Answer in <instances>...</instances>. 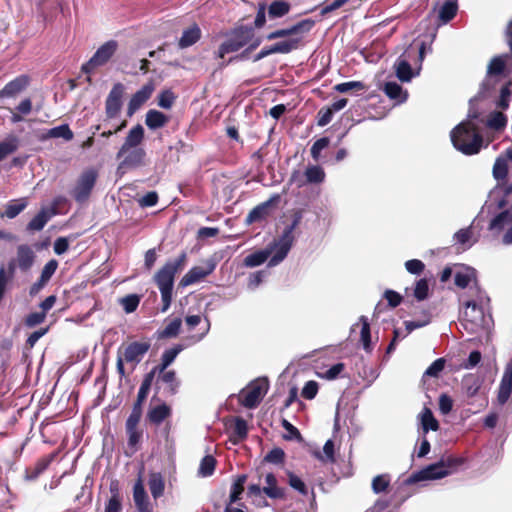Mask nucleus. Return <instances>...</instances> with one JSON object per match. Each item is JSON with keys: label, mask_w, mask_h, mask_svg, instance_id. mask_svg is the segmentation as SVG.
Listing matches in <instances>:
<instances>
[{"label": "nucleus", "mask_w": 512, "mask_h": 512, "mask_svg": "<svg viewBox=\"0 0 512 512\" xmlns=\"http://www.w3.org/2000/svg\"><path fill=\"white\" fill-rule=\"evenodd\" d=\"M186 260V253L182 252L176 259L167 261L154 276V281L161 293L162 312L167 311L171 305L174 278L184 268Z\"/></svg>", "instance_id": "obj_1"}, {"label": "nucleus", "mask_w": 512, "mask_h": 512, "mask_svg": "<svg viewBox=\"0 0 512 512\" xmlns=\"http://www.w3.org/2000/svg\"><path fill=\"white\" fill-rule=\"evenodd\" d=\"M453 146L464 155L478 154L483 146V136L478 127L466 120L455 126L450 132Z\"/></svg>", "instance_id": "obj_2"}, {"label": "nucleus", "mask_w": 512, "mask_h": 512, "mask_svg": "<svg viewBox=\"0 0 512 512\" xmlns=\"http://www.w3.org/2000/svg\"><path fill=\"white\" fill-rule=\"evenodd\" d=\"M462 463V458L454 457L452 455L442 457L438 462L430 464L423 469L412 473L407 482L409 484H414L425 480L441 479L452 473Z\"/></svg>", "instance_id": "obj_3"}, {"label": "nucleus", "mask_w": 512, "mask_h": 512, "mask_svg": "<svg viewBox=\"0 0 512 512\" xmlns=\"http://www.w3.org/2000/svg\"><path fill=\"white\" fill-rule=\"evenodd\" d=\"M302 218L303 211L300 209L295 210L292 214L291 224L285 227L279 239H275L270 243V246L273 247L275 253L269 259V267L278 265L286 258L294 242L293 232L300 225Z\"/></svg>", "instance_id": "obj_4"}, {"label": "nucleus", "mask_w": 512, "mask_h": 512, "mask_svg": "<svg viewBox=\"0 0 512 512\" xmlns=\"http://www.w3.org/2000/svg\"><path fill=\"white\" fill-rule=\"evenodd\" d=\"M255 38L254 27L248 25L236 26L227 34L226 40L219 46L217 56L224 58L226 54L237 52L250 44Z\"/></svg>", "instance_id": "obj_5"}, {"label": "nucleus", "mask_w": 512, "mask_h": 512, "mask_svg": "<svg viewBox=\"0 0 512 512\" xmlns=\"http://www.w3.org/2000/svg\"><path fill=\"white\" fill-rule=\"evenodd\" d=\"M150 374H153L154 381V395L152 401H160L159 394L165 397L175 396L181 386V381L177 377L175 370L151 369Z\"/></svg>", "instance_id": "obj_6"}, {"label": "nucleus", "mask_w": 512, "mask_h": 512, "mask_svg": "<svg viewBox=\"0 0 512 512\" xmlns=\"http://www.w3.org/2000/svg\"><path fill=\"white\" fill-rule=\"evenodd\" d=\"M156 405H151L146 413V422L156 428L160 427L164 423L162 434L167 439L171 433L172 423L170 418L172 417V407L166 402L159 401Z\"/></svg>", "instance_id": "obj_7"}, {"label": "nucleus", "mask_w": 512, "mask_h": 512, "mask_svg": "<svg viewBox=\"0 0 512 512\" xmlns=\"http://www.w3.org/2000/svg\"><path fill=\"white\" fill-rule=\"evenodd\" d=\"M269 389L267 378H258L241 391L240 403L248 409L256 408Z\"/></svg>", "instance_id": "obj_8"}, {"label": "nucleus", "mask_w": 512, "mask_h": 512, "mask_svg": "<svg viewBox=\"0 0 512 512\" xmlns=\"http://www.w3.org/2000/svg\"><path fill=\"white\" fill-rule=\"evenodd\" d=\"M143 412L131 410V413L125 421V433L127 436V447L131 453L139 450L144 435V430L140 426Z\"/></svg>", "instance_id": "obj_9"}, {"label": "nucleus", "mask_w": 512, "mask_h": 512, "mask_svg": "<svg viewBox=\"0 0 512 512\" xmlns=\"http://www.w3.org/2000/svg\"><path fill=\"white\" fill-rule=\"evenodd\" d=\"M98 172L94 168L84 170L71 191V196L78 203L86 202L96 184Z\"/></svg>", "instance_id": "obj_10"}, {"label": "nucleus", "mask_w": 512, "mask_h": 512, "mask_svg": "<svg viewBox=\"0 0 512 512\" xmlns=\"http://www.w3.org/2000/svg\"><path fill=\"white\" fill-rule=\"evenodd\" d=\"M117 48V41L109 40L105 42L96 50L90 60L82 65L81 71L85 74H91L96 68L105 65L115 54Z\"/></svg>", "instance_id": "obj_11"}, {"label": "nucleus", "mask_w": 512, "mask_h": 512, "mask_svg": "<svg viewBox=\"0 0 512 512\" xmlns=\"http://www.w3.org/2000/svg\"><path fill=\"white\" fill-rule=\"evenodd\" d=\"M151 343L149 340L133 341L126 345H122L121 355L126 363L134 364V367L139 364L146 353L149 351Z\"/></svg>", "instance_id": "obj_12"}, {"label": "nucleus", "mask_w": 512, "mask_h": 512, "mask_svg": "<svg viewBox=\"0 0 512 512\" xmlns=\"http://www.w3.org/2000/svg\"><path fill=\"white\" fill-rule=\"evenodd\" d=\"M124 92L125 87L122 83L113 85L105 101V115L107 119H114L119 115Z\"/></svg>", "instance_id": "obj_13"}, {"label": "nucleus", "mask_w": 512, "mask_h": 512, "mask_svg": "<svg viewBox=\"0 0 512 512\" xmlns=\"http://www.w3.org/2000/svg\"><path fill=\"white\" fill-rule=\"evenodd\" d=\"M314 26L315 21L313 19H303L288 28L277 29L275 31L270 32L269 34L266 35V39L271 41L288 36L305 34L310 32Z\"/></svg>", "instance_id": "obj_14"}, {"label": "nucleus", "mask_w": 512, "mask_h": 512, "mask_svg": "<svg viewBox=\"0 0 512 512\" xmlns=\"http://www.w3.org/2000/svg\"><path fill=\"white\" fill-rule=\"evenodd\" d=\"M215 268L216 263L213 260H207L205 266H194L181 278L178 286L187 287L195 284L210 275Z\"/></svg>", "instance_id": "obj_15"}, {"label": "nucleus", "mask_w": 512, "mask_h": 512, "mask_svg": "<svg viewBox=\"0 0 512 512\" xmlns=\"http://www.w3.org/2000/svg\"><path fill=\"white\" fill-rule=\"evenodd\" d=\"M300 38H291L289 40L277 42L271 46L262 48L253 58L254 62H257L271 54L281 53L288 54L291 51L297 49L300 45Z\"/></svg>", "instance_id": "obj_16"}, {"label": "nucleus", "mask_w": 512, "mask_h": 512, "mask_svg": "<svg viewBox=\"0 0 512 512\" xmlns=\"http://www.w3.org/2000/svg\"><path fill=\"white\" fill-rule=\"evenodd\" d=\"M30 83L31 78L26 74L15 77L0 90V100L5 98H16L28 88Z\"/></svg>", "instance_id": "obj_17"}, {"label": "nucleus", "mask_w": 512, "mask_h": 512, "mask_svg": "<svg viewBox=\"0 0 512 512\" xmlns=\"http://www.w3.org/2000/svg\"><path fill=\"white\" fill-rule=\"evenodd\" d=\"M143 140L144 128L142 125L137 124L129 130L123 144L116 154V158L120 160L130 149L140 148L139 145L143 142Z\"/></svg>", "instance_id": "obj_18"}, {"label": "nucleus", "mask_w": 512, "mask_h": 512, "mask_svg": "<svg viewBox=\"0 0 512 512\" xmlns=\"http://www.w3.org/2000/svg\"><path fill=\"white\" fill-rule=\"evenodd\" d=\"M280 200L279 195H274L269 200L257 205L254 207L246 217V223L252 224L255 222H259L265 220L269 217L271 213V208L274 204L278 203Z\"/></svg>", "instance_id": "obj_19"}, {"label": "nucleus", "mask_w": 512, "mask_h": 512, "mask_svg": "<svg viewBox=\"0 0 512 512\" xmlns=\"http://www.w3.org/2000/svg\"><path fill=\"white\" fill-rule=\"evenodd\" d=\"M133 499L138 512L152 510L149 497L144 487L142 472L138 474V478L133 486Z\"/></svg>", "instance_id": "obj_20"}, {"label": "nucleus", "mask_w": 512, "mask_h": 512, "mask_svg": "<svg viewBox=\"0 0 512 512\" xmlns=\"http://www.w3.org/2000/svg\"><path fill=\"white\" fill-rule=\"evenodd\" d=\"M305 180H303L298 172H294L291 181H294L297 183L298 187H301L307 183H321L324 181L325 178V172L324 170L317 165L309 166L305 170Z\"/></svg>", "instance_id": "obj_21"}, {"label": "nucleus", "mask_w": 512, "mask_h": 512, "mask_svg": "<svg viewBox=\"0 0 512 512\" xmlns=\"http://www.w3.org/2000/svg\"><path fill=\"white\" fill-rule=\"evenodd\" d=\"M154 85L150 82L134 93L128 103L127 114L132 116L152 95Z\"/></svg>", "instance_id": "obj_22"}, {"label": "nucleus", "mask_w": 512, "mask_h": 512, "mask_svg": "<svg viewBox=\"0 0 512 512\" xmlns=\"http://www.w3.org/2000/svg\"><path fill=\"white\" fill-rule=\"evenodd\" d=\"M56 456L51 453L37 459L33 466L27 467L24 473V479L27 481H35L49 467Z\"/></svg>", "instance_id": "obj_23"}, {"label": "nucleus", "mask_w": 512, "mask_h": 512, "mask_svg": "<svg viewBox=\"0 0 512 512\" xmlns=\"http://www.w3.org/2000/svg\"><path fill=\"white\" fill-rule=\"evenodd\" d=\"M512 394V359L507 364L504 374L502 376L497 401L499 404L504 405Z\"/></svg>", "instance_id": "obj_24"}, {"label": "nucleus", "mask_w": 512, "mask_h": 512, "mask_svg": "<svg viewBox=\"0 0 512 512\" xmlns=\"http://www.w3.org/2000/svg\"><path fill=\"white\" fill-rule=\"evenodd\" d=\"M35 258V253L29 245L21 244L17 247L16 261L22 272H27L32 268Z\"/></svg>", "instance_id": "obj_25"}, {"label": "nucleus", "mask_w": 512, "mask_h": 512, "mask_svg": "<svg viewBox=\"0 0 512 512\" xmlns=\"http://www.w3.org/2000/svg\"><path fill=\"white\" fill-rule=\"evenodd\" d=\"M266 485L263 487V493L274 500L286 499V489L278 486V481L273 473H268L265 477Z\"/></svg>", "instance_id": "obj_26"}, {"label": "nucleus", "mask_w": 512, "mask_h": 512, "mask_svg": "<svg viewBox=\"0 0 512 512\" xmlns=\"http://www.w3.org/2000/svg\"><path fill=\"white\" fill-rule=\"evenodd\" d=\"M146 157L143 148L130 149L121 159L119 168H135L142 166Z\"/></svg>", "instance_id": "obj_27"}, {"label": "nucleus", "mask_w": 512, "mask_h": 512, "mask_svg": "<svg viewBox=\"0 0 512 512\" xmlns=\"http://www.w3.org/2000/svg\"><path fill=\"white\" fill-rule=\"evenodd\" d=\"M153 384V374H150L149 371L144 375V378L137 393L136 400L133 403L132 410L143 412V404L146 401L149 391Z\"/></svg>", "instance_id": "obj_28"}, {"label": "nucleus", "mask_w": 512, "mask_h": 512, "mask_svg": "<svg viewBox=\"0 0 512 512\" xmlns=\"http://www.w3.org/2000/svg\"><path fill=\"white\" fill-rule=\"evenodd\" d=\"M272 253L274 254L275 251L269 244L265 249L247 255L243 260V265L250 268L260 266L271 258Z\"/></svg>", "instance_id": "obj_29"}, {"label": "nucleus", "mask_w": 512, "mask_h": 512, "mask_svg": "<svg viewBox=\"0 0 512 512\" xmlns=\"http://www.w3.org/2000/svg\"><path fill=\"white\" fill-rule=\"evenodd\" d=\"M482 386V380L478 375L468 374L462 379V389L468 398L474 397Z\"/></svg>", "instance_id": "obj_30"}, {"label": "nucleus", "mask_w": 512, "mask_h": 512, "mask_svg": "<svg viewBox=\"0 0 512 512\" xmlns=\"http://www.w3.org/2000/svg\"><path fill=\"white\" fill-rule=\"evenodd\" d=\"M169 122V117L163 112L151 109L146 113L145 124L151 130L164 127Z\"/></svg>", "instance_id": "obj_31"}, {"label": "nucleus", "mask_w": 512, "mask_h": 512, "mask_svg": "<svg viewBox=\"0 0 512 512\" xmlns=\"http://www.w3.org/2000/svg\"><path fill=\"white\" fill-rule=\"evenodd\" d=\"M148 486L154 499L160 498L164 494L165 481L160 472H151L149 474Z\"/></svg>", "instance_id": "obj_32"}, {"label": "nucleus", "mask_w": 512, "mask_h": 512, "mask_svg": "<svg viewBox=\"0 0 512 512\" xmlns=\"http://www.w3.org/2000/svg\"><path fill=\"white\" fill-rule=\"evenodd\" d=\"M487 85H488V80L483 81L477 95H475L469 101L468 120L471 122H472V120H477L480 116L479 110L476 107V103L487 97V93H488Z\"/></svg>", "instance_id": "obj_33"}, {"label": "nucleus", "mask_w": 512, "mask_h": 512, "mask_svg": "<svg viewBox=\"0 0 512 512\" xmlns=\"http://www.w3.org/2000/svg\"><path fill=\"white\" fill-rule=\"evenodd\" d=\"M183 350L181 344H177L172 348L166 349L160 359V363L152 369L169 370L168 367L174 362L178 354Z\"/></svg>", "instance_id": "obj_34"}, {"label": "nucleus", "mask_w": 512, "mask_h": 512, "mask_svg": "<svg viewBox=\"0 0 512 512\" xmlns=\"http://www.w3.org/2000/svg\"><path fill=\"white\" fill-rule=\"evenodd\" d=\"M248 435L247 422L242 417H236L234 420V426L232 434L230 435V441L233 444H238L245 440Z\"/></svg>", "instance_id": "obj_35"}, {"label": "nucleus", "mask_w": 512, "mask_h": 512, "mask_svg": "<svg viewBox=\"0 0 512 512\" xmlns=\"http://www.w3.org/2000/svg\"><path fill=\"white\" fill-rule=\"evenodd\" d=\"M506 57V55L496 56L491 59L487 69V77L484 80H488L487 91L489 90L490 86V77L503 74L506 66Z\"/></svg>", "instance_id": "obj_36"}, {"label": "nucleus", "mask_w": 512, "mask_h": 512, "mask_svg": "<svg viewBox=\"0 0 512 512\" xmlns=\"http://www.w3.org/2000/svg\"><path fill=\"white\" fill-rule=\"evenodd\" d=\"M54 212H50L47 209H41L37 215H35L27 224L28 231H40L44 228L46 223L49 221Z\"/></svg>", "instance_id": "obj_37"}, {"label": "nucleus", "mask_w": 512, "mask_h": 512, "mask_svg": "<svg viewBox=\"0 0 512 512\" xmlns=\"http://www.w3.org/2000/svg\"><path fill=\"white\" fill-rule=\"evenodd\" d=\"M201 37V30L197 25H194L183 31L181 38L179 39V47L187 48L195 44Z\"/></svg>", "instance_id": "obj_38"}, {"label": "nucleus", "mask_w": 512, "mask_h": 512, "mask_svg": "<svg viewBox=\"0 0 512 512\" xmlns=\"http://www.w3.org/2000/svg\"><path fill=\"white\" fill-rule=\"evenodd\" d=\"M291 5L284 0H274L268 6V16L271 19L281 18L290 12Z\"/></svg>", "instance_id": "obj_39"}, {"label": "nucleus", "mask_w": 512, "mask_h": 512, "mask_svg": "<svg viewBox=\"0 0 512 512\" xmlns=\"http://www.w3.org/2000/svg\"><path fill=\"white\" fill-rule=\"evenodd\" d=\"M74 137L73 131L70 129L68 124H62L57 127H53L47 130L46 134L43 135L42 140L48 138H63L66 141H71Z\"/></svg>", "instance_id": "obj_40"}, {"label": "nucleus", "mask_w": 512, "mask_h": 512, "mask_svg": "<svg viewBox=\"0 0 512 512\" xmlns=\"http://www.w3.org/2000/svg\"><path fill=\"white\" fill-rule=\"evenodd\" d=\"M246 481H247L246 474H241V475L237 476V478L231 485L228 504H234L241 498V495L244 492V485H245Z\"/></svg>", "instance_id": "obj_41"}, {"label": "nucleus", "mask_w": 512, "mask_h": 512, "mask_svg": "<svg viewBox=\"0 0 512 512\" xmlns=\"http://www.w3.org/2000/svg\"><path fill=\"white\" fill-rule=\"evenodd\" d=\"M383 90L390 99L397 102H404L407 98V93L403 92L402 86L396 82L385 83Z\"/></svg>", "instance_id": "obj_42"}, {"label": "nucleus", "mask_w": 512, "mask_h": 512, "mask_svg": "<svg viewBox=\"0 0 512 512\" xmlns=\"http://www.w3.org/2000/svg\"><path fill=\"white\" fill-rule=\"evenodd\" d=\"M458 4L456 1H446L439 10V19L443 23L450 22L457 14Z\"/></svg>", "instance_id": "obj_43"}, {"label": "nucleus", "mask_w": 512, "mask_h": 512, "mask_svg": "<svg viewBox=\"0 0 512 512\" xmlns=\"http://www.w3.org/2000/svg\"><path fill=\"white\" fill-rule=\"evenodd\" d=\"M27 206L26 199H16L10 201L6 207L5 212L1 216H6L9 219L15 218L17 215H19Z\"/></svg>", "instance_id": "obj_44"}, {"label": "nucleus", "mask_w": 512, "mask_h": 512, "mask_svg": "<svg viewBox=\"0 0 512 512\" xmlns=\"http://www.w3.org/2000/svg\"><path fill=\"white\" fill-rule=\"evenodd\" d=\"M421 424L424 434L428 433L430 430L437 431L439 429V422L429 408H424L421 415Z\"/></svg>", "instance_id": "obj_45"}, {"label": "nucleus", "mask_w": 512, "mask_h": 512, "mask_svg": "<svg viewBox=\"0 0 512 512\" xmlns=\"http://www.w3.org/2000/svg\"><path fill=\"white\" fill-rule=\"evenodd\" d=\"M493 177L497 181H504L508 176V163L507 159H504L503 156H499L496 158L495 163L493 165L492 170Z\"/></svg>", "instance_id": "obj_46"}, {"label": "nucleus", "mask_w": 512, "mask_h": 512, "mask_svg": "<svg viewBox=\"0 0 512 512\" xmlns=\"http://www.w3.org/2000/svg\"><path fill=\"white\" fill-rule=\"evenodd\" d=\"M396 76L402 82H408L413 76L411 65L408 61L399 59L395 63Z\"/></svg>", "instance_id": "obj_47"}, {"label": "nucleus", "mask_w": 512, "mask_h": 512, "mask_svg": "<svg viewBox=\"0 0 512 512\" xmlns=\"http://www.w3.org/2000/svg\"><path fill=\"white\" fill-rule=\"evenodd\" d=\"M181 325V318H174L162 331L159 332V338L164 339L176 337L180 332Z\"/></svg>", "instance_id": "obj_48"}, {"label": "nucleus", "mask_w": 512, "mask_h": 512, "mask_svg": "<svg viewBox=\"0 0 512 512\" xmlns=\"http://www.w3.org/2000/svg\"><path fill=\"white\" fill-rule=\"evenodd\" d=\"M360 321L362 323L360 338L363 343V348L365 349L366 352H371L372 346L370 324L365 316H361Z\"/></svg>", "instance_id": "obj_49"}, {"label": "nucleus", "mask_w": 512, "mask_h": 512, "mask_svg": "<svg viewBox=\"0 0 512 512\" xmlns=\"http://www.w3.org/2000/svg\"><path fill=\"white\" fill-rule=\"evenodd\" d=\"M366 85L361 81H349L336 84L334 86V90L339 93H347L349 91H364L366 90Z\"/></svg>", "instance_id": "obj_50"}, {"label": "nucleus", "mask_w": 512, "mask_h": 512, "mask_svg": "<svg viewBox=\"0 0 512 512\" xmlns=\"http://www.w3.org/2000/svg\"><path fill=\"white\" fill-rule=\"evenodd\" d=\"M429 295V284L426 278L416 281L413 289V296L417 301L425 300Z\"/></svg>", "instance_id": "obj_51"}, {"label": "nucleus", "mask_w": 512, "mask_h": 512, "mask_svg": "<svg viewBox=\"0 0 512 512\" xmlns=\"http://www.w3.org/2000/svg\"><path fill=\"white\" fill-rule=\"evenodd\" d=\"M216 463L214 456L206 455L200 462L199 473L204 477L211 476L214 473Z\"/></svg>", "instance_id": "obj_52"}, {"label": "nucleus", "mask_w": 512, "mask_h": 512, "mask_svg": "<svg viewBox=\"0 0 512 512\" xmlns=\"http://www.w3.org/2000/svg\"><path fill=\"white\" fill-rule=\"evenodd\" d=\"M508 223H512V214L509 210L503 211L495 216L489 225V228L492 229H503L504 226Z\"/></svg>", "instance_id": "obj_53"}, {"label": "nucleus", "mask_w": 512, "mask_h": 512, "mask_svg": "<svg viewBox=\"0 0 512 512\" xmlns=\"http://www.w3.org/2000/svg\"><path fill=\"white\" fill-rule=\"evenodd\" d=\"M140 303V296L137 294H129L120 299V304L122 305L124 311L126 313H133L136 311Z\"/></svg>", "instance_id": "obj_54"}, {"label": "nucleus", "mask_w": 512, "mask_h": 512, "mask_svg": "<svg viewBox=\"0 0 512 512\" xmlns=\"http://www.w3.org/2000/svg\"><path fill=\"white\" fill-rule=\"evenodd\" d=\"M390 485V477L388 474L377 475L372 480V490L374 493L379 494L385 492Z\"/></svg>", "instance_id": "obj_55"}, {"label": "nucleus", "mask_w": 512, "mask_h": 512, "mask_svg": "<svg viewBox=\"0 0 512 512\" xmlns=\"http://www.w3.org/2000/svg\"><path fill=\"white\" fill-rule=\"evenodd\" d=\"M506 124L507 118L502 112H493L487 120V126L494 130H501Z\"/></svg>", "instance_id": "obj_56"}, {"label": "nucleus", "mask_w": 512, "mask_h": 512, "mask_svg": "<svg viewBox=\"0 0 512 512\" xmlns=\"http://www.w3.org/2000/svg\"><path fill=\"white\" fill-rule=\"evenodd\" d=\"M288 484L301 495L308 496L309 490L304 481L293 472H288Z\"/></svg>", "instance_id": "obj_57"}, {"label": "nucleus", "mask_w": 512, "mask_h": 512, "mask_svg": "<svg viewBox=\"0 0 512 512\" xmlns=\"http://www.w3.org/2000/svg\"><path fill=\"white\" fill-rule=\"evenodd\" d=\"M511 83L508 82L501 87L499 100L497 101V107L506 110L509 107L512 91L510 89Z\"/></svg>", "instance_id": "obj_58"}, {"label": "nucleus", "mask_w": 512, "mask_h": 512, "mask_svg": "<svg viewBox=\"0 0 512 512\" xmlns=\"http://www.w3.org/2000/svg\"><path fill=\"white\" fill-rule=\"evenodd\" d=\"M18 148V140L13 137L9 140L0 142V161L5 159L8 155L15 152Z\"/></svg>", "instance_id": "obj_59"}, {"label": "nucleus", "mask_w": 512, "mask_h": 512, "mask_svg": "<svg viewBox=\"0 0 512 512\" xmlns=\"http://www.w3.org/2000/svg\"><path fill=\"white\" fill-rule=\"evenodd\" d=\"M264 461L272 464H283L285 461V452L280 447L270 450L264 457Z\"/></svg>", "instance_id": "obj_60"}, {"label": "nucleus", "mask_w": 512, "mask_h": 512, "mask_svg": "<svg viewBox=\"0 0 512 512\" xmlns=\"http://www.w3.org/2000/svg\"><path fill=\"white\" fill-rule=\"evenodd\" d=\"M281 425L288 432L287 435L283 436V438L285 440H292V439H296L298 441L303 440L300 431L294 425H292L287 419L283 418L281 420Z\"/></svg>", "instance_id": "obj_61"}, {"label": "nucleus", "mask_w": 512, "mask_h": 512, "mask_svg": "<svg viewBox=\"0 0 512 512\" xmlns=\"http://www.w3.org/2000/svg\"><path fill=\"white\" fill-rule=\"evenodd\" d=\"M330 144V139L328 137H322L316 140L311 147V156L315 161H318L320 158L321 151L327 148Z\"/></svg>", "instance_id": "obj_62"}, {"label": "nucleus", "mask_w": 512, "mask_h": 512, "mask_svg": "<svg viewBox=\"0 0 512 512\" xmlns=\"http://www.w3.org/2000/svg\"><path fill=\"white\" fill-rule=\"evenodd\" d=\"M175 99L176 96L171 90H164L158 96V106H160L163 109H170Z\"/></svg>", "instance_id": "obj_63"}, {"label": "nucleus", "mask_w": 512, "mask_h": 512, "mask_svg": "<svg viewBox=\"0 0 512 512\" xmlns=\"http://www.w3.org/2000/svg\"><path fill=\"white\" fill-rule=\"evenodd\" d=\"M334 111L331 107H322L317 114V125L324 127L329 124L333 118Z\"/></svg>", "instance_id": "obj_64"}]
</instances>
